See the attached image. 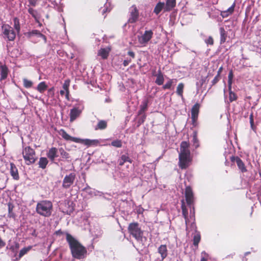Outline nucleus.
<instances>
[{
	"label": "nucleus",
	"mask_w": 261,
	"mask_h": 261,
	"mask_svg": "<svg viewBox=\"0 0 261 261\" xmlns=\"http://www.w3.org/2000/svg\"><path fill=\"white\" fill-rule=\"evenodd\" d=\"M66 240L69 243L72 256L81 259L85 258L87 254L86 249L70 234H66Z\"/></svg>",
	"instance_id": "1"
},
{
	"label": "nucleus",
	"mask_w": 261,
	"mask_h": 261,
	"mask_svg": "<svg viewBox=\"0 0 261 261\" xmlns=\"http://www.w3.org/2000/svg\"><path fill=\"white\" fill-rule=\"evenodd\" d=\"M189 146V143L187 141H183L180 144V169H186L191 164L192 158Z\"/></svg>",
	"instance_id": "2"
},
{
	"label": "nucleus",
	"mask_w": 261,
	"mask_h": 261,
	"mask_svg": "<svg viewBox=\"0 0 261 261\" xmlns=\"http://www.w3.org/2000/svg\"><path fill=\"white\" fill-rule=\"evenodd\" d=\"M36 211L40 215L48 217L52 213L53 204L49 200L41 201L37 204Z\"/></svg>",
	"instance_id": "3"
},
{
	"label": "nucleus",
	"mask_w": 261,
	"mask_h": 261,
	"mask_svg": "<svg viewBox=\"0 0 261 261\" xmlns=\"http://www.w3.org/2000/svg\"><path fill=\"white\" fill-rule=\"evenodd\" d=\"M23 158L27 165L34 163L35 161V152L30 146H26L22 150Z\"/></svg>",
	"instance_id": "4"
},
{
	"label": "nucleus",
	"mask_w": 261,
	"mask_h": 261,
	"mask_svg": "<svg viewBox=\"0 0 261 261\" xmlns=\"http://www.w3.org/2000/svg\"><path fill=\"white\" fill-rule=\"evenodd\" d=\"M129 232L137 240L142 239L143 232L139 227L138 223H130L128 227Z\"/></svg>",
	"instance_id": "5"
},
{
	"label": "nucleus",
	"mask_w": 261,
	"mask_h": 261,
	"mask_svg": "<svg viewBox=\"0 0 261 261\" xmlns=\"http://www.w3.org/2000/svg\"><path fill=\"white\" fill-rule=\"evenodd\" d=\"M153 35V33L151 30L145 31L143 34L138 36L139 43L142 46H146L152 38Z\"/></svg>",
	"instance_id": "6"
},
{
	"label": "nucleus",
	"mask_w": 261,
	"mask_h": 261,
	"mask_svg": "<svg viewBox=\"0 0 261 261\" xmlns=\"http://www.w3.org/2000/svg\"><path fill=\"white\" fill-rule=\"evenodd\" d=\"M2 30L5 37L8 38L9 41H12L15 38V33L11 27L4 24L2 26Z\"/></svg>",
	"instance_id": "7"
},
{
	"label": "nucleus",
	"mask_w": 261,
	"mask_h": 261,
	"mask_svg": "<svg viewBox=\"0 0 261 261\" xmlns=\"http://www.w3.org/2000/svg\"><path fill=\"white\" fill-rule=\"evenodd\" d=\"M75 178V174L74 173L66 175L63 180V187L65 189L69 188L73 184Z\"/></svg>",
	"instance_id": "8"
},
{
	"label": "nucleus",
	"mask_w": 261,
	"mask_h": 261,
	"mask_svg": "<svg viewBox=\"0 0 261 261\" xmlns=\"http://www.w3.org/2000/svg\"><path fill=\"white\" fill-rule=\"evenodd\" d=\"M200 105L198 103H195L191 109V119L192 124L195 126L196 125L197 120L199 112Z\"/></svg>",
	"instance_id": "9"
},
{
	"label": "nucleus",
	"mask_w": 261,
	"mask_h": 261,
	"mask_svg": "<svg viewBox=\"0 0 261 261\" xmlns=\"http://www.w3.org/2000/svg\"><path fill=\"white\" fill-rule=\"evenodd\" d=\"M230 161L232 162H236L239 170L242 172L245 173L247 171V168L243 161L238 156H231Z\"/></svg>",
	"instance_id": "10"
},
{
	"label": "nucleus",
	"mask_w": 261,
	"mask_h": 261,
	"mask_svg": "<svg viewBox=\"0 0 261 261\" xmlns=\"http://www.w3.org/2000/svg\"><path fill=\"white\" fill-rule=\"evenodd\" d=\"M185 197L187 204L191 207L194 202V196L192 190L190 187H187L185 190Z\"/></svg>",
	"instance_id": "11"
},
{
	"label": "nucleus",
	"mask_w": 261,
	"mask_h": 261,
	"mask_svg": "<svg viewBox=\"0 0 261 261\" xmlns=\"http://www.w3.org/2000/svg\"><path fill=\"white\" fill-rule=\"evenodd\" d=\"M83 107L82 106L78 107H74L70 110V121L73 122L81 114Z\"/></svg>",
	"instance_id": "12"
},
{
	"label": "nucleus",
	"mask_w": 261,
	"mask_h": 261,
	"mask_svg": "<svg viewBox=\"0 0 261 261\" xmlns=\"http://www.w3.org/2000/svg\"><path fill=\"white\" fill-rule=\"evenodd\" d=\"M59 134L66 140H70L74 142L79 141V138L70 136L63 129H60L59 131Z\"/></svg>",
	"instance_id": "13"
},
{
	"label": "nucleus",
	"mask_w": 261,
	"mask_h": 261,
	"mask_svg": "<svg viewBox=\"0 0 261 261\" xmlns=\"http://www.w3.org/2000/svg\"><path fill=\"white\" fill-rule=\"evenodd\" d=\"M130 14L131 17L129 19V22L130 23L135 22L138 16V12L137 8L133 6L130 8Z\"/></svg>",
	"instance_id": "14"
},
{
	"label": "nucleus",
	"mask_w": 261,
	"mask_h": 261,
	"mask_svg": "<svg viewBox=\"0 0 261 261\" xmlns=\"http://www.w3.org/2000/svg\"><path fill=\"white\" fill-rule=\"evenodd\" d=\"M10 173L13 178L15 180L19 179L18 170L15 164L13 163H10Z\"/></svg>",
	"instance_id": "15"
},
{
	"label": "nucleus",
	"mask_w": 261,
	"mask_h": 261,
	"mask_svg": "<svg viewBox=\"0 0 261 261\" xmlns=\"http://www.w3.org/2000/svg\"><path fill=\"white\" fill-rule=\"evenodd\" d=\"M219 32L220 35V43L222 44L224 43L227 37V32L225 31L223 27H220L219 28Z\"/></svg>",
	"instance_id": "16"
},
{
	"label": "nucleus",
	"mask_w": 261,
	"mask_h": 261,
	"mask_svg": "<svg viewBox=\"0 0 261 261\" xmlns=\"http://www.w3.org/2000/svg\"><path fill=\"white\" fill-rule=\"evenodd\" d=\"M57 152L58 149L56 147H51L48 150L47 156L51 161H54L55 159L57 157Z\"/></svg>",
	"instance_id": "17"
},
{
	"label": "nucleus",
	"mask_w": 261,
	"mask_h": 261,
	"mask_svg": "<svg viewBox=\"0 0 261 261\" xmlns=\"http://www.w3.org/2000/svg\"><path fill=\"white\" fill-rule=\"evenodd\" d=\"M235 7V3H234L232 5L229 7L228 9L225 11H222L221 12V16L223 18L227 17L229 15L232 14L234 12V9Z\"/></svg>",
	"instance_id": "18"
},
{
	"label": "nucleus",
	"mask_w": 261,
	"mask_h": 261,
	"mask_svg": "<svg viewBox=\"0 0 261 261\" xmlns=\"http://www.w3.org/2000/svg\"><path fill=\"white\" fill-rule=\"evenodd\" d=\"M158 252L161 256L162 260H164L167 256V246L165 245H162L158 248Z\"/></svg>",
	"instance_id": "19"
},
{
	"label": "nucleus",
	"mask_w": 261,
	"mask_h": 261,
	"mask_svg": "<svg viewBox=\"0 0 261 261\" xmlns=\"http://www.w3.org/2000/svg\"><path fill=\"white\" fill-rule=\"evenodd\" d=\"M76 143H81L85 145L90 146L92 145L97 144L98 141L96 140H90V139H79V141L76 142Z\"/></svg>",
	"instance_id": "20"
},
{
	"label": "nucleus",
	"mask_w": 261,
	"mask_h": 261,
	"mask_svg": "<svg viewBox=\"0 0 261 261\" xmlns=\"http://www.w3.org/2000/svg\"><path fill=\"white\" fill-rule=\"evenodd\" d=\"M70 85V80H66L65 81L63 85V89L65 90L66 91V98L67 100H69V87Z\"/></svg>",
	"instance_id": "21"
},
{
	"label": "nucleus",
	"mask_w": 261,
	"mask_h": 261,
	"mask_svg": "<svg viewBox=\"0 0 261 261\" xmlns=\"http://www.w3.org/2000/svg\"><path fill=\"white\" fill-rule=\"evenodd\" d=\"M110 52L109 48H101L98 52V55L100 56L102 59L107 58Z\"/></svg>",
	"instance_id": "22"
},
{
	"label": "nucleus",
	"mask_w": 261,
	"mask_h": 261,
	"mask_svg": "<svg viewBox=\"0 0 261 261\" xmlns=\"http://www.w3.org/2000/svg\"><path fill=\"white\" fill-rule=\"evenodd\" d=\"M0 70L1 75V80H4L7 77L8 75V68L5 65H1L0 66Z\"/></svg>",
	"instance_id": "23"
},
{
	"label": "nucleus",
	"mask_w": 261,
	"mask_h": 261,
	"mask_svg": "<svg viewBox=\"0 0 261 261\" xmlns=\"http://www.w3.org/2000/svg\"><path fill=\"white\" fill-rule=\"evenodd\" d=\"M47 88V85L46 84V83L45 82H42L38 85L36 89L40 93H43Z\"/></svg>",
	"instance_id": "24"
},
{
	"label": "nucleus",
	"mask_w": 261,
	"mask_h": 261,
	"mask_svg": "<svg viewBox=\"0 0 261 261\" xmlns=\"http://www.w3.org/2000/svg\"><path fill=\"white\" fill-rule=\"evenodd\" d=\"M229 91V100L230 102L236 101L238 99L237 94L231 90V87H228Z\"/></svg>",
	"instance_id": "25"
},
{
	"label": "nucleus",
	"mask_w": 261,
	"mask_h": 261,
	"mask_svg": "<svg viewBox=\"0 0 261 261\" xmlns=\"http://www.w3.org/2000/svg\"><path fill=\"white\" fill-rule=\"evenodd\" d=\"M201 240V236L199 232L195 231V233L193 237V245L198 247V244Z\"/></svg>",
	"instance_id": "26"
},
{
	"label": "nucleus",
	"mask_w": 261,
	"mask_h": 261,
	"mask_svg": "<svg viewBox=\"0 0 261 261\" xmlns=\"http://www.w3.org/2000/svg\"><path fill=\"white\" fill-rule=\"evenodd\" d=\"M28 11L29 13L35 19L36 21L38 22L39 19L40 18V15L37 11L31 8L29 9Z\"/></svg>",
	"instance_id": "27"
},
{
	"label": "nucleus",
	"mask_w": 261,
	"mask_h": 261,
	"mask_svg": "<svg viewBox=\"0 0 261 261\" xmlns=\"http://www.w3.org/2000/svg\"><path fill=\"white\" fill-rule=\"evenodd\" d=\"M175 5V0H167L165 8L166 11H169L173 8Z\"/></svg>",
	"instance_id": "28"
},
{
	"label": "nucleus",
	"mask_w": 261,
	"mask_h": 261,
	"mask_svg": "<svg viewBox=\"0 0 261 261\" xmlns=\"http://www.w3.org/2000/svg\"><path fill=\"white\" fill-rule=\"evenodd\" d=\"M164 8H165L164 3L160 2L158 3V4L155 7L154 9V12L156 14H158Z\"/></svg>",
	"instance_id": "29"
},
{
	"label": "nucleus",
	"mask_w": 261,
	"mask_h": 261,
	"mask_svg": "<svg viewBox=\"0 0 261 261\" xmlns=\"http://www.w3.org/2000/svg\"><path fill=\"white\" fill-rule=\"evenodd\" d=\"M181 208H182V215L185 218L186 223V225H187L188 212V210H187V208L186 207V206L185 205V203H184V201H182Z\"/></svg>",
	"instance_id": "30"
},
{
	"label": "nucleus",
	"mask_w": 261,
	"mask_h": 261,
	"mask_svg": "<svg viewBox=\"0 0 261 261\" xmlns=\"http://www.w3.org/2000/svg\"><path fill=\"white\" fill-rule=\"evenodd\" d=\"M48 164V160L46 158H41L39 160V167L44 169L45 168L47 164Z\"/></svg>",
	"instance_id": "31"
},
{
	"label": "nucleus",
	"mask_w": 261,
	"mask_h": 261,
	"mask_svg": "<svg viewBox=\"0 0 261 261\" xmlns=\"http://www.w3.org/2000/svg\"><path fill=\"white\" fill-rule=\"evenodd\" d=\"M30 35L37 36L39 38H42L44 41L46 40V37L44 35L42 34L39 31L37 30H33L30 33Z\"/></svg>",
	"instance_id": "32"
},
{
	"label": "nucleus",
	"mask_w": 261,
	"mask_h": 261,
	"mask_svg": "<svg viewBox=\"0 0 261 261\" xmlns=\"http://www.w3.org/2000/svg\"><path fill=\"white\" fill-rule=\"evenodd\" d=\"M107 122L105 121L101 120L99 121L97 124V125L96 127L95 128L96 129H103L106 128L107 127Z\"/></svg>",
	"instance_id": "33"
},
{
	"label": "nucleus",
	"mask_w": 261,
	"mask_h": 261,
	"mask_svg": "<svg viewBox=\"0 0 261 261\" xmlns=\"http://www.w3.org/2000/svg\"><path fill=\"white\" fill-rule=\"evenodd\" d=\"M233 73L232 70H230L228 76V87H232L233 82Z\"/></svg>",
	"instance_id": "34"
},
{
	"label": "nucleus",
	"mask_w": 261,
	"mask_h": 261,
	"mask_svg": "<svg viewBox=\"0 0 261 261\" xmlns=\"http://www.w3.org/2000/svg\"><path fill=\"white\" fill-rule=\"evenodd\" d=\"M155 83L159 85H161L163 84L164 77L161 73H159L156 75V79L155 80Z\"/></svg>",
	"instance_id": "35"
},
{
	"label": "nucleus",
	"mask_w": 261,
	"mask_h": 261,
	"mask_svg": "<svg viewBox=\"0 0 261 261\" xmlns=\"http://www.w3.org/2000/svg\"><path fill=\"white\" fill-rule=\"evenodd\" d=\"M31 247H24L20 250L19 254V258L22 257L24 255L27 253V252L30 250Z\"/></svg>",
	"instance_id": "36"
},
{
	"label": "nucleus",
	"mask_w": 261,
	"mask_h": 261,
	"mask_svg": "<svg viewBox=\"0 0 261 261\" xmlns=\"http://www.w3.org/2000/svg\"><path fill=\"white\" fill-rule=\"evenodd\" d=\"M23 86L26 88H29L32 87L33 82L27 79H23Z\"/></svg>",
	"instance_id": "37"
},
{
	"label": "nucleus",
	"mask_w": 261,
	"mask_h": 261,
	"mask_svg": "<svg viewBox=\"0 0 261 261\" xmlns=\"http://www.w3.org/2000/svg\"><path fill=\"white\" fill-rule=\"evenodd\" d=\"M59 152L60 153V154L61 156L64 159H69V155L68 152L65 151L64 149L62 148H61L59 149Z\"/></svg>",
	"instance_id": "38"
},
{
	"label": "nucleus",
	"mask_w": 261,
	"mask_h": 261,
	"mask_svg": "<svg viewBox=\"0 0 261 261\" xmlns=\"http://www.w3.org/2000/svg\"><path fill=\"white\" fill-rule=\"evenodd\" d=\"M111 145L117 148H120L122 147V144L121 140H115L112 142Z\"/></svg>",
	"instance_id": "39"
},
{
	"label": "nucleus",
	"mask_w": 261,
	"mask_h": 261,
	"mask_svg": "<svg viewBox=\"0 0 261 261\" xmlns=\"http://www.w3.org/2000/svg\"><path fill=\"white\" fill-rule=\"evenodd\" d=\"M193 142L194 145L196 148H197L199 146L198 144V140L197 136V133L196 132H194L193 136Z\"/></svg>",
	"instance_id": "40"
},
{
	"label": "nucleus",
	"mask_w": 261,
	"mask_h": 261,
	"mask_svg": "<svg viewBox=\"0 0 261 261\" xmlns=\"http://www.w3.org/2000/svg\"><path fill=\"white\" fill-rule=\"evenodd\" d=\"M14 21V26L15 30L19 32L20 30V25H19V21L17 18H14L13 19Z\"/></svg>",
	"instance_id": "41"
},
{
	"label": "nucleus",
	"mask_w": 261,
	"mask_h": 261,
	"mask_svg": "<svg viewBox=\"0 0 261 261\" xmlns=\"http://www.w3.org/2000/svg\"><path fill=\"white\" fill-rule=\"evenodd\" d=\"M6 186V180L4 177L0 178V189H4Z\"/></svg>",
	"instance_id": "42"
},
{
	"label": "nucleus",
	"mask_w": 261,
	"mask_h": 261,
	"mask_svg": "<svg viewBox=\"0 0 261 261\" xmlns=\"http://www.w3.org/2000/svg\"><path fill=\"white\" fill-rule=\"evenodd\" d=\"M249 120H250V123L251 128L253 130H255L256 128V127L254 125V120H253V113H252L249 116Z\"/></svg>",
	"instance_id": "43"
},
{
	"label": "nucleus",
	"mask_w": 261,
	"mask_h": 261,
	"mask_svg": "<svg viewBox=\"0 0 261 261\" xmlns=\"http://www.w3.org/2000/svg\"><path fill=\"white\" fill-rule=\"evenodd\" d=\"M205 42L207 44L213 45L214 44V41L213 37L212 36H209L208 38L205 40Z\"/></svg>",
	"instance_id": "44"
},
{
	"label": "nucleus",
	"mask_w": 261,
	"mask_h": 261,
	"mask_svg": "<svg viewBox=\"0 0 261 261\" xmlns=\"http://www.w3.org/2000/svg\"><path fill=\"white\" fill-rule=\"evenodd\" d=\"M121 160L125 163L126 162H128L129 163H131V160L129 158V157L125 154H123L121 157Z\"/></svg>",
	"instance_id": "45"
},
{
	"label": "nucleus",
	"mask_w": 261,
	"mask_h": 261,
	"mask_svg": "<svg viewBox=\"0 0 261 261\" xmlns=\"http://www.w3.org/2000/svg\"><path fill=\"white\" fill-rule=\"evenodd\" d=\"M147 103H144L143 106H141V109L139 111V114L141 115L143 114L147 109Z\"/></svg>",
	"instance_id": "46"
},
{
	"label": "nucleus",
	"mask_w": 261,
	"mask_h": 261,
	"mask_svg": "<svg viewBox=\"0 0 261 261\" xmlns=\"http://www.w3.org/2000/svg\"><path fill=\"white\" fill-rule=\"evenodd\" d=\"M220 76H217V75H216L215 76V77H214V79L212 81V86H214L215 84H216L218 82V81L220 80Z\"/></svg>",
	"instance_id": "47"
},
{
	"label": "nucleus",
	"mask_w": 261,
	"mask_h": 261,
	"mask_svg": "<svg viewBox=\"0 0 261 261\" xmlns=\"http://www.w3.org/2000/svg\"><path fill=\"white\" fill-rule=\"evenodd\" d=\"M8 211H9V214L10 217L12 216V214L11 213L12 210H13V205L11 203H8Z\"/></svg>",
	"instance_id": "48"
},
{
	"label": "nucleus",
	"mask_w": 261,
	"mask_h": 261,
	"mask_svg": "<svg viewBox=\"0 0 261 261\" xmlns=\"http://www.w3.org/2000/svg\"><path fill=\"white\" fill-rule=\"evenodd\" d=\"M30 5L35 6L36 5L37 0H29Z\"/></svg>",
	"instance_id": "49"
},
{
	"label": "nucleus",
	"mask_w": 261,
	"mask_h": 261,
	"mask_svg": "<svg viewBox=\"0 0 261 261\" xmlns=\"http://www.w3.org/2000/svg\"><path fill=\"white\" fill-rule=\"evenodd\" d=\"M131 62V59H126L123 62V65L124 66H127L129 63Z\"/></svg>",
	"instance_id": "50"
},
{
	"label": "nucleus",
	"mask_w": 261,
	"mask_h": 261,
	"mask_svg": "<svg viewBox=\"0 0 261 261\" xmlns=\"http://www.w3.org/2000/svg\"><path fill=\"white\" fill-rule=\"evenodd\" d=\"M223 69V68L222 66H221L219 68V69H218V70L217 71V76H220V75H221V72H222Z\"/></svg>",
	"instance_id": "51"
},
{
	"label": "nucleus",
	"mask_w": 261,
	"mask_h": 261,
	"mask_svg": "<svg viewBox=\"0 0 261 261\" xmlns=\"http://www.w3.org/2000/svg\"><path fill=\"white\" fill-rule=\"evenodd\" d=\"M54 88L53 87L49 89H48V92L49 94H51L52 96H53L54 95Z\"/></svg>",
	"instance_id": "52"
},
{
	"label": "nucleus",
	"mask_w": 261,
	"mask_h": 261,
	"mask_svg": "<svg viewBox=\"0 0 261 261\" xmlns=\"http://www.w3.org/2000/svg\"><path fill=\"white\" fill-rule=\"evenodd\" d=\"M170 86H171V84L170 83H168L166 84L163 86V88L164 89H169V88H170Z\"/></svg>",
	"instance_id": "53"
},
{
	"label": "nucleus",
	"mask_w": 261,
	"mask_h": 261,
	"mask_svg": "<svg viewBox=\"0 0 261 261\" xmlns=\"http://www.w3.org/2000/svg\"><path fill=\"white\" fill-rule=\"evenodd\" d=\"M128 55L129 56H130L132 58H135V54L134 52L132 51H129L128 52Z\"/></svg>",
	"instance_id": "54"
},
{
	"label": "nucleus",
	"mask_w": 261,
	"mask_h": 261,
	"mask_svg": "<svg viewBox=\"0 0 261 261\" xmlns=\"http://www.w3.org/2000/svg\"><path fill=\"white\" fill-rule=\"evenodd\" d=\"M180 96H182V89L184 88V85L182 83H180Z\"/></svg>",
	"instance_id": "55"
},
{
	"label": "nucleus",
	"mask_w": 261,
	"mask_h": 261,
	"mask_svg": "<svg viewBox=\"0 0 261 261\" xmlns=\"http://www.w3.org/2000/svg\"><path fill=\"white\" fill-rule=\"evenodd\" d=\"M60 93L61 95H63L65 94H66V91H65L64 89H63V90H60Z\"/></svg>",
	"instance_id": "56"
},
{
	"label": "nucleus",
	"mask_w": 261,
	"mask_h": 261,
	"mask_svg": "<svg viewBox=\"0 0 261 261\" xmlns=\"http://www.w3.org/2000/svg\"><path fill=\"white\" fill-rule=\"evenodd\" d=\"M176 93L179 95V85H178L177 86V88H176Z\"/></svg>",
	"instance_id": "57"
},
{
	"label": "nucleus",
	"mask_w": 261,
	"mask_h": 261,
	"mask_svg": "<svg viewBox=\"0 0 261 261\" xmlns=\"http://www.w3.org/2000/svg\"><path fill=\"white\" fill-rule=\"evenodd\" d=\"M124 162L121 160V159L119 161V164L120 166H122L124 164Z\"/></svg>",
	"instance_id": "58"
},
{
	"label": "nucleus",
	"mask_w": 261,
	"mask_h": 261,
	"mask_svg": "<svg viewBox=\"0 0 261 261\" xmlns=\"http://www.w3.org/2000/svg\"><path fill=\"white\" fill-rule=\"evenodd\" d=\"M200 261H207V259L206 258H205L204 257H202Z\"/></svg>",
	"instance_id": "59"
},
{
	"label": "nucleus",
	"mask_w": 261,
	"mask_h": 261,
	"mask_svg": "<svg viewBox=\"0 0 261 261\" xmlns=\"http://www.w3.org/2000/svg\"><path fill=\"white\" fill-rule=\"evenodd\" d=\"M86 190H87V191H90V192H89L90 194H91L92 191H91V189H90V188H88V189H86Z\"/></svg>",
	"instance_id": "60"
},
{
	"label": "nucleus",
	"mask_w": 261,
	"mask_h": 261,
	"mask_svg": "<svg viewBox=\"0 0 261 261\" xmlns=\"http://www.w3.org/2000/svg\"><path fill=\"white\" fill-rule=\"evenodd\" d=\"M250 254V252H246L245 253V256H247L248 255V254Z\"/></svg>",
	"instance_id": "61"
},
{
	"label": "nucleus",
	"mask_w": 261,
	"mask_h": 261,
	"mask_svg": "<svg viewBox=\"0 0 261 261\" xmlns=\"http://www.w3.org/2000/svg\"><path fill=\"white\" fill-rule=\"evenodd\" d=\"M108 11V9H104L103 10H102V12L103 13H105L106 11Z\"/></svg>",
	"instance_id": "62"
},
{
	"label": "nucleus",
	"mask_w": 261,
	"mask_h": 261,
	"mask_svg": "<svg viewBox=\"0 0 261 261\" xmlns=\"http://www.w3.org/2000/svg\"><path fill=\"white\" fill-rule=\"evenodd\" d=\"M259 175H260V176L261 177V171L259 172Z\"/></svg>",
	"instance_id": "63"
}]
</instances>
